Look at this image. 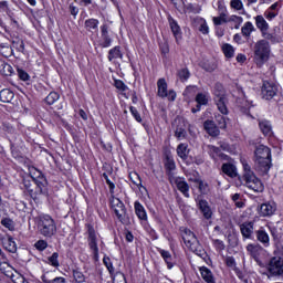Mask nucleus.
I'll use <instances>...</instances> for the list:
<instances>
[{
	"label": "nucleus",
	"instance_id": "f257e3e1",
	"mask_svg": "<svg viewBox=\"0 0 283 283\" xmlns=\"http://www.w3.org/2000/svg\"><path fill=\"white\" fill-rule=\"evenodd\" d=\"M30 179L23 178L21 182V189L25 198L33 200L35 205H41V198L48 196V178L43 171L36 167H32L30 170Z\"/></svg>",
	"mask_w": 283,
	"mask_h": 283
},
{
	"label": "nucleus",
	"instance_id": "f03ea898",
	"mask_svg": "<svg viewBox=\"0 0 283 283\" xmlns=\"http://www.w3.org/2000/svg\"><path fill=\"white\" fill-rule=\"evenodd\" d=\"M112 174H114V168L112 167L107 170V172L102 174V178H104L111 193L109 207L122 224H129V214H127V208L125 207V203L123 200L114 196V193H116V184L109 180V176H112Z\"/></svg>",
	"mask_w": 283,
	"mask_h": 283
},
{
	"label": "nucleus",
	"instance_id": "7ed1b4c3",
	"mask_svg": "<svg viewBox=\"0 0 283 283\" xmlns=\"http://www.w3.org/2000/svg\"><path fill=\"white\" fill-rule=\"evenodd\" d=\"M254 165L263 176H266L273 167V155L271 148L264 144H259L254 149Z\"/></svg>",
	"mask_w": 283,
	"mask_h": 283
},
{
	"label": "nucleus",
	"instance_id": "20e7f679",
	"mask_svg": "<svg viewBox=\"0 0 283 283\" xmlns=\"http://www.w3.org/2000/svg\"><path fill=\"white\" fill-rule=\"evenodd\" d=\"M36 227L43 238H54L56 235V221L50 214L38 216Z\"/></svg>",
	"mask_w": 283,
	"mask_h": 283
},
{
	"label": "nucleus",
	"instance_id": "39448f33",
	"mask_svg": "<svg viewBox=\"0 0 283 283\" xmlns=\"http://www.w3.org/2000/svg\"><path fill=\"white\" fill-rule=\"evenodd\" d=\"M242 180L250 189H253V191H256L258 193L264 191V185H262V181L255 177V172H253V169H251V166L248 163H243Z\"/></svg>",
	"mask_w": 283,
	"mask_h": 283
},
{
	"label": "nucleus",
	"instance_id": "423d86ee",
	"mask_svg": "<svg viewBox=\"0 0 283 283\" xmlns=\"http://www.w3.org/2000/svg\"><path fill=\"white\" fill-rule=\"evenodd\" d=\"M84 228L87 234L88 249L93 253V260L98 262L101 258L98 249V231H96V228H94V223H85Z\"/></svg>",
	"mask_w": 283,
	"mask_h": 283
},
{
	"label": "nucleus",
	"instance_id": "0eeeda50",
	"mask_svg": "<svg viewBox=\"0 0 283 283\" xmlns=\"http://www.w3.org/2000/svg\"><path fill=\"white\" fill-rule=\"evenodd\" d=\"M254 56L256 63H260V65H264V63L269 61L271 56V45H269V42H266V40H260L255 43Z\"/></svg>",
	"mask_w": 283,
	"mask_h": 283
},
{
	"label": "nucleus",
	"instance_id": "6e6552de",
	"mask_svg": "<svg viewBox=\"0 0 283 283\" xmlns=\"http://www.w3.org/2000/svg\"><path fill=\"white\" fill-rule=\"evenodd\" d=\"M103 264L104 266H106L108 275L113 283H127V276H125V273L116 271V269L114 268V263L112 262V259L107 256V254H104L103 256Z\"/></svg>",
	"mask_w": 283,
	"mask_h": 283
},
{
	"label": "nucleus",
	"instance_id": "1a4fd4ad",
	"mask_svg": "<svg viewBox=\"0 0 283 283\" xmlns=\"http://www.w3.org/2000/svg\"><path fill=\"white\" fill-rule=\"evenodd\" d=\"M266 271L272 277L283 275V253L275 254L269 260Z\"/></svg>",
	"mask_w": 283,
	"mask_h": 283
},
{
	"label": "nucleus",
	"instance_id": "9d476101",
	"mask_svg": "<svg viewBox=\"0 0 283 283\" xmlns=\"http://www.w3.org/2000/svg\"><path fill=\"white\" fill-rule=\"evenodd\" d=\"M168 87L167 80H165V77H160L157 81V96H159V98H167L169 103H174L178 97V94L174 88L168 91Z\"/></svg>",
	"mask_w": 283,
	"mask_h": 283
},
{
	"label": "nucleus",
	"instance_id": "9b49d317",
	"mask_svg": "<svg viewBox=\"0 0 283 283\" xmlns=\"http://www.w3.org/2000/svg\"><path fill=\"white\" fill-rule=\"evenodd\" d=\"M179 233L184 240V244L190 249V251H198L196 248L198 244V238L196 237V233L191 231V229L187 227H180L179 228Z\"/></svg>",
	"mask_w": 283,
	"mask_h": 283
},
{
	"label": "nucleus",
	"instance_id": "f8f14e48",
	"mask_svg": "<svg viewBox=\"0 0 283 283\" xmlns=\"http://www.w3.org/2000/svg\"><path fill=\"white\" fill-rule=\"evenodd\" d=\"M164 169L166 171V176L168 177L169 182H171L176 176L174 171H176V160L171 155V151L165 153L164 155Z\"/></svg>",
	"mask_w": 283,
	"mask_h": 283
},
{
	"label": "nucleus",
	"instance_id": "ddd939ff",
	"mask_svg": "<svg viewBox=\"0 0 283 283\" xmlns=\"http://www.w3.org/2000/svg\"><path fill=\"white\" fill-rule=\"evenodd\" d=\"M261 96L265 101H273L277 96V85L273 82L263 81L261 86Z\"/></svg>",
	"mask_w": 283,
	"mask_h": 283
},
{
	"label": "nucleus",
	"instance_id": "4468645a",
	"mask_svg": "<svg viewBox=\"0 0 283 283\" xmlns=\"http://www.w3.org/2000/svg\"><path fill=\"white\" fill-rule=\"evenodd\" d=\"M101 30V36L98 41V45L102 49L112 48V44L114 43V39L109 34V24L104 23L99 27Z\"/></svg>",
	"mask_w": 283,
	"mask_h": 283
},
{
	"label": "nucleus",
	"instance_id": "2eb2a0df",
	"mask_svg": "<svg viewBox=\"0 0 283 283\" xmlns=\"http://www.w3.org/2000/svg\"><path fill=\"white\" fill-rule=\"evenodd\" d=\"M195 200L197 208L200 213H202L205 220H211V218H213V211L211 210V206H209V201L203 199L202 196H198Z\"/></svg>",
	"mask_w": 283,
	"mask_h": 283
},
{
	"label": "nucleus",
	"instance_id": "dca6fc26",
	"mask_svg": "<svg viewBox=\"0 0 283 283\" xmlns=\"http://www.w3.org/2000/svg\"><path fill=\"white\" fill-rule=\"evenodd\" d=\"M214 105L217 106L218 112L223 116H229V98L226 93H216Z\"/></svg>",
	"mask_w": 283,
	"mask_h": 283
},
{
	"label": "nucleus",
	"instance_id": "f3484780",
	"mask_svg": "<svg viewBox=\"0 0 283 283\" xmlns=\"http://www.w3.org/2000/svg\"><path fill=\"white\" fill-rule=\"evenodd\" d=\"M275 211H277V203H275V201H266L261 203L259 216L261 218H271L272 216H275Z\"/></svg>",
	"mask_w": 283,
	"mask_h": 283
},
{
	"label": "nucleus",
	"instance_id": "a211bd4d",
	"mask_svg": "<svg viewBox=\"0 0 283 283\" xmlns=\"http://www.w3.org/2000/svg\"><path fill=\"white\" fill-rule=\"evenodd\" d=\"M254 235L256 238V242H259V244H262L264 249H269V247H271V237L269 235V232H266V229H264V227H260V229L255 230Z\"/></svg>",
	"mask_w": 283,
	"mask_h": 283
},
{
	"label": "nucleus",
	"instance_id": "6ab92c4d",
	"mask_svg": "<svg viewBox=\"0 0 283 283\" xmlns=\"http://www.w3.org/2000/svg\"><path fill=\"white\" fill-rule=\"evenodd\" d=\"M134 210L135 214L138 218L140 224H147L149 222V217L147 216V210L145 209V206L140 203V201H135L134 202Z\"/></svg>",
	"mask_w": 283,
	"mask_h": 283
},
{
	"label": "nucleus",
	"instance_id": "aec40b11",
	"mask_svg": "<svg viewBox=\"0 0 283 283\" xmlns=\"http://www.w3.org/2000/svg\"><path fill=\"white\" fill-rule=\"evenodd\" d=\"M239 227H240V231L243 240H253V231H254L255 222L244 221Z\"/></svg>",
	"mask_w": 283,
	"mask_h": 283
},
{
	"label": "nucleus",
	"instance_id": "412c9836",
	"mask_svg": "<svg viewBox=\"0 0 283 283\" xmlns=\"http://www.w3.org/2000/svg\"><path fill=\"white\" fill-rule=\"evenodd\" d=\"M168 22L177 45H180V41H182V29H180V24L172 17L168 18Z\"/></svg>",
	"mask_w": 283,
	"mask_h": 283
},
{
	"label": "nucleus",
	"instance_id": "4be33fe9",
	"mask_svg": "<svg viewBox=\"0 0 283 283\" xmlns=\"http://www.w3.org/2000/svg\"><path fill=\"white\" fill-rule=\"evenodd\" d=\"M203 129L211 138H218V136H220V128L213 119H206L203 122Z\"/></svg>",
	"mask_w": 283,
	"mask_h": 283
},
{
	"label": "nucleus",
	"instance_id": "5701e85b",
	"mask_svg": "<svg viewBox=\"0 0 283 283\" xmlns=\"http://www.w3.org/2000/svg\"><path fill=\"white\" fill-rule=\"evenodd\" d=\"M171 182H175L178 191L182 193L184 198H190L189 184L185 180V177H174Z\"/></svg>",
	"mask_w": 283,
	"mask_h": 283
},
{
	"label": "nucleus",
	"instance_id": "b1692460",
	"mask_svg": "<svg viewBox=\"0 0 283 283\" xmlns=\"http://www.w3.org/2000/svg\"><path fill=\"white\" fill-rule=\"evenodd\" d=\"M157 253H159L160 258H163L168 271H171L176 266V261H174V255L168 250L163 248H156Z\"/></svg>",
	"mask_w": 283,
	"mask_h": 283
},
{
	"label": "nucleus",
	"instance_id": "393cba45",
	"mask_svg": "<svg viewBox=\"0 0 283 283\" xmlns=\"http://www.w3.org/2000/svg\"><path fill=\"white\" fill-rule=\"evenodd\" d=\"M247 251L249 255L254 260V262H260V258L264 251V248L260 245V243H249L247 245Z\"/></svg>",
	"mask_w": 283,
	"mask_h": 283
},
{
	"label": "nucleus",
	"instance_id": "a878e982",
	"mask_svg": "<svg viewBox=\"0 0 283 283\" xmlns=\"http://www.w3.org/2000/svg\"><path fill=\"white\" fill-rule=\"evenodd\" d=\"M233 163L234 161L223 163L221 166L222 174L228 176V178H238V167Z\"/></svg>",
	"mask_w": 283,
	"mask_h": 283
},
{
	"label": "nucleus",
	"instance_id": "bb28decb",
	"mask_svg": "<svg viewBox=\"0 0 283 283\" xmlns=\"http://www.w3.org/2000/svg\"><path fill=\"white\" fill-rule=\"evenodd\" d=\"M11 48L21 54H25V42L19 36V34L10 35Z\"/></svg>",
	"mask_w": 283,
	"mask_h": 283
},
{
	"label": "nucleus",
	"instance_id": "cd10ccee",
	"mask_svg": "<svg viewBox=\"0 0 283 283\" xmlns=\"http://www.w3.org/2000/svg\"><path fill=\"white\" fill-rule=\"evenodd\" d=\"M2 247L6 251L9 253H17V242L14 241V238L10 234H6L2 239Z\"/></svg>",
	"mask_w": 283,
	"mask_h": 283
},
{
	"label": "nucleus",
	"instance_id": "c85d7f7f",
	"mask_svg": "<svg viewBox=\"0 0 283 283\" xmlns=\"http://www.w3.org/2000/svg\"><path fill=\"white\" fill-rule=\"evenodd\" d=\"M107 59L109 63H112V61H116L117 59H119V61H123L124 53L120 45H115L114 48L109 49Z\"/></svg>",
	"mask_w": 283,
	"mask_h": 283
},
{
	"label": "nucleus",
	"instance_id": "c756f323",
	"mask_svg": "<svg viewBox=\"0 0 283 283\" xmlns=\"http://www.w3.org/2000/svg\"><path fill=\"white\" fill-rule=\"evenodd\" d=\"M177 156L178 158H180L184 163H186V160H188L189 158V144L187 143H180L178 146H177Z\"/></svg>",
	"mask_w": 283,
	"mask_h": 283
},
{
	"label": "nucleus",
	"instance_id": "7c9ffc66",
	"mask_svg": "<svg viewBox=\"0 0 283 283\" xmlns=\"http://www.w3.org/2000/svg\"><path fill=\"white\" fill-rule=\"evenodd\" d=\"M199 273L201 274V277L203 282L206 283H216V276L213 275V272L207 266L199 268Z\"/></svg>",
	"mask_w": 283,
	"mask_h": 283
},
{
	"label": "nucleus",
	"instance_id": "2f4dec72",
	"mask_svg": "<svg viewBox=\"0 0 283 283\" xmlns=\"http://www.w3.org/2000/svg\"><path fill=\"white\" fill-rule=\"evenodd\" d=\"M101 21L96 18L86 19L84 22V28L87 32H98V25Z\"/></svg>",
	"mask_w": 283,
	"mask_h": 283
},
{
	"label": "nucleus",
	"instance_id": "473e14b6",
	"mask_svg": "<svg viewBox=\"0 0 283 283\" xmlns=\"http://www.w3.org/2000/svg\"><path fill=\"white\" fill-rule=\"evenodd\" d=\"M259 127L261 133L263 134V136H268L269 138H271V136H273V126H271V122L270 120H261L259 123Z\"/></svg>",
	"mask_w": 283,
	"mask_h": 283
},
{
	"label": "nucleus",
	"instance_id": "72a5a7b5",
	"mask_svg": "<svg viewBox=\"0 0 283 283\" xmlns=\"http://www.w3.org/2000/svg\"><path fill=\"white\" fill-rule=\"evenodd\" d=\"M72 275H73V282L75 283H86L87 282V276L81 271V268H75L72 270Z\"/></svg>",
	"mask_w": 283,
	"mask_h": 283
},
{
	"label": "nucleus",
	"instance_id": "f704fd0d",
	"mask_svg": "<svg viewBox=\"0 0 283 283\" xmlns=\"http://www.w3.org/2000/svg\"><path fill=\"white\" fill-rule=\"evenodd\" d=\"M14 98V92L10 88H3L0 91V101L1 103H12Z\"/></svg>",
	"mask_w": 283,
	"mask_h": 283
},
{
	"label": "nucleus",
	"instance_id": "c9c22d12",
	"mask_svg": "<svg viewBox=\"0 0 283 283\" xmlns=\"http://www.w3.org/2000/svg\"><path fill=\"white\" fill-rule=\"evenodd\" d=\"M255 25L260 30V32H262V34L269 31V22H266V20L262 15L255 17Z\"/></svg>",
	"mask_w": 283,
	"mask_h": 283
},
{
	"label": "nucleus",
	"instance_id": "e433bc0d",
	"mask_svg": "<svg viewBox=\"0 0 283 283\" xmlns=\"http://www.w3.org/2000/svg\"><path fill=\"white\" fill-rule=\"evenodd\" d=\"M221 52L227 59H233V56H235V48L229 43L222 44Z\"/></svg>",
	"mask_w": 283,
	"mask_h": 283
},
{
	"label": "nucleus",
	"instance_id": "4c0bfd02",
	"mask_svg": "<svg viewBox=\"0 0 283 283\" xmlns=\"http://www.w3.org/2000/svg\"><path fill=\"white\" fill-rule=\"evenodd\" d=\"M177 77L179 78L180 83H187L189 78H191V71H189V67H182L177 71Z\"/></svg>",
	"mask_w": 283,
	"mask_h": 283
},
{
	"label": "nucleus",
	"instance_id": "58836bf2",
	"mask_svg": "<svg viewBox=\"0 0 283 283\" xmlns=\"http://www.w3.org/2000/svg\"><path fill=\"white\" fill-rule=\"evenodd\" d=\"M0 74L1 76H12L14 74V69L8 62L0 63Z\"/></svg>",
	"mask_w": 283,
	"mask_h": 283
},
{
	"label": "nucleus",
	"instance_id": "ea45409f",
	"mask_svg": "<svg viewBox=\"0 0 283 283\" xmlns=\"http://www.w3.org/2000/svg\"><path fill=\"white\" fill-rule=\"evenodd\" d=\"M197 23L199 24L198 31L207 36L209 34V24L207 23V19L205 18H197Z\"/></svg>",
	"mask_w": 283,
	"mask_h": 283
},
{
	"label": "nucleus",
	"instance_id": "a19ab883",
	"mask_svg": "<svg viewBox=\"0 0 283 283\" xmlns=\"http://www.w3.org/2000/svg\"><path fill=\"white\" fill-rule=\"evenodd\" d=\"M144 231L149 235L150 240H158V232L151 227L149 222L144 223L143 226Z\"/></svg>",
	"mask_w": 283,
	"mask_h": 283
},
{
	"label": "nucleus",
	"instance_id": "79ce46f5",
	"mask_svg": "<svg viewBox=\"0 0 283 283\" xmlns=\"http://www.w3.org/2000/svg\"><path fill=\"white\" fill-rule=\"evenodd\" d=\"M114 81V87L118 90V92H122V94H126V92H129V86L123 82V80L113 78Z\"/></svg>",
	"mask_w": 283,
	"mask_h": 283
},
{
	"label": "nucleus",
	"instance_id": "37998d69",
	"mask_svg": "<svg viewBox=\"0 0 283 283\" xmlns=\"http://www.w3.org/2000/svg\"><path fill=\"white\" fill-rule=\"evenodd\" d=\"M59 98H61V95L56 91H52L44 98V103H46V105H54V103H56V101H59Z\"/></svg>",
	"mask_w": 283,
	"mask_h": 283
},
{
	"label": "nucleus",
	"instance_id": "c03bdc74",
	"mask_svg": "<svg viewBox=\"0 0 283 283\" xmlns=\"http://www.w3.org/2000/svg\"><path fill=\"white\" fill-rule=\"evenodd\" d=\"M214 123L217 124V127H219V129H227V117H224V115H214Z\"/></svg>",
	"mask_w": 283,
	"mask_h": 283
},
{
	"label": "nucleus",
	"instance_id": "a18cd8bd",
	"mask_svg": "<svg viewBox=\"0 0 283 283\" xmlns=\"http://www.w3.org/2000/svg\"><path fill=\"white\" fill-rule=\"evenodd\" d=\"M212 247L217 251V253H222L227 249V245L224 244V241L220 239H212Z\"/></svg>",
	"mask_w": 283,
	"mask_h": 283
},
{
	"label": "nucleus",
	"instance_id": "49530a36",
	"mask_svg": "<svg viewBox=\"0 0 283 283\" xmlns=\"http://www.w3.org/2000/svg\"><path fill=\"white\" fill-rule=\"evenodd\" d=\"M175 138H177V140H185V138H187V129L182 126H177L175 129Z\"/></svg>",
	"mask_w": 283,
	"mask_h": 283
},
{
	"label": "nucleus",
	"instance_id": "de8ad7c7",
	"mask_svg": "<svg viewBox=\"0 0 283 283\" xmlns=\"http://www.w3.org/2000/svg\"><path fill=\"white\" fill-rule=\"evenodd\" d=\"M198 189L201 196H207L209 193V184L203 182L202 179H197Z\"/></svg>",
	"mask_w": 283,
	"mask_h": 283
},
{
	"label": "nucleus",
	"instance_id": "09e8293b",
	"mask_svg": "<svg viewBox=\"0 0 283 283\" xmlns=\"http://www.w3.org/2000/svg\"><path fill=\"white\" fill-rule=\"evenodd\" d=\"M158 45H159V52L163 59H167V54H169V42L168 41L159 42Z\"/></svg>",
	"mask_w": 283,
	"mask_h": 283
},
{
	"label": "nucleus",
	"instance_id": "8fccbe9b",
	"mask_svg": "<svg viewBox=\"0 0 283 283\" xmlns=\"http://www.w3.org/2000/svg\"><path fill=\"white\" fill-rule=\"evenodd\" d=\"M41 280L43 283H67V280H65L63 276H56L53 280H49V277L43 274Z\"/></svg>",
	"mask_w": 283,
	"mask_h": 283
},
{
	"label": "nucleus",
	"instance_id": "3c124183",
	"mask_svg": "<svg viewBox=\"0 0 283 283\" xmlns=\"http://www.w3.org/2000/svg\"><path fill=\"white\" fill-rule=\"evenodd\" d=\"M1 224L4 227V229H8V231H14V221L11 218H2Z\"/></svg>",
	"mask_w": 283,
	"mask_h": 283
},
{
	"label": "nucleus",
	"instance_id": "603ef678",
	"mask_svg": "<svg viewBox=\"0 0 283 283\" xmlns=\"http://www.w3.org/2000/svg\"><path fill=\"white\" fill-rule=\"evenodd\" d=\"M49 264L54 266V269H59L61 263L59 262V252H53L51 256L48 258Z\"/></svg>",
	"mask_w": 283,
	"mask_h": 283
},
{
	"label": "nucleus",
	"instance_id": "864d4df0",
	"mask_svg": "<svg viewBox=\"0 0 283 283\" xmlns=\"http://www.w3.org/2000/svg\"><path fill=\"white\" fill-rule=\"evenodd\" d=\"M187 10L191 14H200L202 12V7L198 3H188Z\"/></svg>",
	"mask_w": 283,
	"mask_h": 283
},
{
	"label": "nucleus",
	"instance_id": "5fc2aeb1",
	"mask_svg": "<svg viewBox=\"0 0 283 283\" xmlns=\"http://www.w3.org/2000/svg\"><path fill=\"white\" fill-rule=\"evenodd\" d=\"M122 96H124L126 99H129V97L132 96L133 105L138 104V94L136 93V91L129 90L127 93H122Z\"/></svg>",
	"mask_w": 283,
	"mask_h": 283
},
{
	"label": "nucleus",
	"instance_id": "6e6d98bb",
	"mask_svg": "<svg viewBox=\"0 0 283 283\" xmlns=\"http://www.w3.org/2000/svg\"><path fill=\"white\" fill-rule=\"evenodd\" d=\"M17 74L20 81H23L24 83L30 81V74L28 71L17 66Z\"/></svg>",
	"mask_w": 283,
	"mask_h": 283
},
{
	"label": "nucleus",
	"instance_id": "4d7b16f0",
	"mask_svg": "<svg viewBox=\"0 0 283 283\" xmlns=\"http://www.w3.org/2000/svg\"><path fill=\"white\" fill-rule=\"evenodd\" d=\"M195 102L203 106L209 105V98L205 93H198L195 97Z\"/></svg>",
	"mask_w": 283,
	"mask_h": 283
},
{
	"label": "nucleus",
	"instance_id": "13d9d810",
	"mask_svg": "<svg viewBox=\"0 0 283 283\" xmlns=\"http://www.w3.org/2000/svg\"><path fill=\"white\" fill-rule=\"evenodd\" d=\"M251 32H253V23L245 22L241 28V34H243V36H251Z\"/></svg>",
	"mask_w": 283,
	"mask_h": 283
},
{
	"label": "nucleus",
	"instance_id": "bf43d9fd",
	"mask_svg": "<svg viewBox=\"0 0 283 283\" xmlns=\"http://www.w3.org/2000/svg\"><path fill=\"white\" fill-rule=\"evenodd\" d=\"M221 154H222V149H220V147L210 146V157L212 158V160H218Z\"/></svg>",
	"mask_w": 283,
	"mask_h": 283
},
{
	"label": "nucleus",
	"instance_id": "052dcab7",
	"mask_svg": "<svg viewBox=\"0 0 283 283\" xmlns=\"http://www.w3.org/2000/svg\"><path fill=\"white\" fill-rule=\"evenodd\" d=\"M129 112L136 123H143V117L140 116V112H138V108H136V106H129Z\"/></svg>",
	"mask_w": 283,
	"mask_h": 283
},
{
	"label": "nucleus",
	"instance_id": "680f3d73",
	"mask_svg": "<svg viewBox=\"0 0 283 283\" xmlns=\"http://www.w3.org/2000/svg\"><path fill=\"white\" fill-rule=\"evenodd\" d=\"M34 249H36V251L43 252L45 251V249H48V241L40 239L34 243Z\"/></svg>",
	"mask_w": 283,
	"mask_h": 283
},
{
	"label": "nucleus",
	"instance_id": "e2e57ef3",
	"mask_svg": "<svg viewBox=\"0 0 283 283\" xmlns=\"http://www.w3.org/2000/svg\"><path fill=\"white\" fill-rule=\"evenodd\" d=\"M237 277H239V280L241 282H244V283H249V279L247 277V273H244L242 270H240L239 268H235L233 269Z\"/></svg>",
	"mask_w": 283,
	"mask_h": 283
},
{
	"label": "nucleus",
	"instance_id": "0e129e2a",
	"mask_svg": "<svg viewBox=\"0 0 283 283\" xmlns=\"http://www.w3.org/2000/svg\"><path fill=\"white\" fill-rule=\"evenodd\" d=\"M62 126L64 127V129H66V132H69V134H71V136H75L76 132L74 129V125L67 123V120L62 119Z\"/></svg>",
	"mask_w": 283,
	"mask_h": 283
},
{
	"label": "nucleus",
	"instance_id": "69168bd1",
	"mask_svg": "<svg viewBox=\"0 0 283 283\" xmlns=\"http://www.w3.org/2000/svg\"><path fill=\"white\" fill-rule=\"evenodd\" d=\"M224 264L228 266V269H238V263L235 262V258L233 256H227L224 259Z\"/></svg>",
	"mask_w": 283,
	"mask_h": 283
},
{
	"label": "nucleus",
	"instance_id": "338daca9",
	"mask_svg": "<svg viewBox=\"0 0 283 283\" xmlns=\"http://www.w3.org/2000/svg\"><path fill=\"white\" fill-rule=\"evenodd\" d=\"M212 21L214 25H222V23H227V13H221L220 17H214Z\"/></svg>",
	"mask_w": 283,
	"mask_h": 283
},
{
	"label": "nucleus",
	"instance_id": "774afa93",
	"mask_svg": "<svg viewBox=\"0 0 283 283\" xmlns=\"http://www.w3.org/2000/svg\"><path fill=\"white\" fill-rule=\"evenodd\" d=\"M230 6L233 10H242L244 8L242 0H231Z\"/></svg>",
	"mask_w": 283,
	"mask_h": 283
}]
</instances>
